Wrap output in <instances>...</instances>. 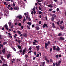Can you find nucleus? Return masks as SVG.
<instances>
[{
    "instance_id": "f257e3e1",
    "label": "nucleus",
    "mask_w": 66,
    "mask_h": 66,
    "mask_svg": "<svg viewBox=\"0 0 66 66\" xmlns=\"http://www.w3.org/2000/svg\"><path fill=\"white\" fill-rule=\"evenodd\" d=\"M53 50H56V51H59L60 50V49L59 46H57V48H56V46H54Z\"/></svg>"
},
{
    "instance_id": "f03ea898",
    "label": "nucleus",
    "mask_w": 66,
    "mask_h": 66,
    "mask_svg": "<svg viewBox=\"0 0 66 66\" xmlns=\"http://www.w3.org/2000/svg\"><path fill=\"white\" fill-rule=\"evenodd\" d=\"M61 61H59L58 63H57L56 62L55 64L56 66H60V65L61 64Z\"/></svg>"
},
{
    "instance_id": "7ed1b4c3",
    "label": "nucleus",
    "mask_w": 66,
    "mask_h": 66,
    "mask_svg": "<svg viewBox=\"0 0 66 66\" xmlns=\"http://www.w3.org/2000/svg\"><path fill=\"white\" fill-rule=\"evenodd\" d=\"M59 26L60 27V28L61 30H63V29H64V26H63L62 27V25L60 24L59 25Z\"/></svg>"
},
{
    "instance_id": "20e7f679",
    "label": "nucleus",
    "mask_w": 66,
    "mask_h": 66,
    "mask_svg": "<svg viewBox=\"0 0 66 66\" xmlns=\"http://www.w3.org/2000/svg\"><path fill=\"white\" fill-rule=\"evenodd\" d=\"M36 48H37V50L38 51V50H39V45H38V46H36Z\"/></svg>"
},
{
    "instance_id": "39448f33",
    "label": "nucleus",
    "mask_w": 66,
    "mask_h": 66,
    "mask_svg": "<svg viewBox=\"0 0 66 66\" xmlns=\"http://www.w3.org/2000/svg\"><path fill=\"white\" fill-rule=\"evenodd\" d=\"M4 27L6 28V29L7 30H8V28L7 25V24H6L4 26Z\"/></svg>"
},
{
    "instance_id": "423d86ee",
    "label": "nucleus",
    "mask_w": 66,
    "mask_h": 66,
    "mask_svg": "<svg viewBox=\"0 0 66 66\" xmlns=\"http://www.w3.org/2000/svg\"><path fill=\"white\" fill-rule=\"evenodd\" d=\"M17 18H19L20 19H21L22 18V16H21V15H20L19 16H17Z\"/></svg>"
},
{
    "instance_id": "0eeeda50",
    "label": "nucleus",
    "mask_w": 66,
    "mask_h": 66,
    "mask_svg": "<svg viewBox=\"0 0 66 66\" xmlns=\"http://www.w3.org/2000/svg\"><path fill=\"white\" fill-rule=\"evenodd\" d=\"M5 51H6V50H5V48H4L2 51V52L3 53V54H5Z\"/></svg>"
},
{
    "instance_id": "6e6552de",
    "label": "nucleus",
    "mask_w": 66,
    "mask_h": 66,
    "mask_svg": "<svg viewBox=\"0 0 66 66\" xmlns=\"http://www.w3.org/2000/svg\"><path fill=\"white\" fill-rule=\"evenodd\" d=\"M10 57H11V54H9L7 55V59H9Z\"/></svg>"
},
{
    "instance_id": "1a4fd4ad",
    "label": "nucleus",
    "mask_w": 66,
    "mask_h": 66,
    "mask_svg": "<svg viewBox=\"0 0 66 66\" xmlns=\"http://www.w3.org/2000/svg\"><path fill=\"white\" fill-rule=\"evenodd\" d=\"M54 17L53 16H52L51 18V20L52 21H54Z\"/></svg>"
},
{
    "instance_id": "9d476101",
    "label": "nucleus",
    "mask_w": 66,
    "mask_h": 66,
    "mask_svg": "<svg viewBox=\"0 0 66 66\" xmlns=\"http://www.w3.org/2000/svg\"><path fill=\"white\" fill-rule=\"evenodd\" d=\"M23 36H24L26 38L27 37V33H25L24 34H23Z\"/></svg>"
},
{
    "instance_id": "9b49d317",
    "label": "nucleus",
    "mask_w": 66,
    "mask_h": 66,
    "mask_svg": "<svg viewBox=\"0 0 66 66\" xmlns=\"http://www.w3.org/2000/svg\"><path fill=\"white\" fill-rule=\"evenodd\" d=\"M36 29L37 30H39L40 29L39 27L38 26H36L35 27Z\"/></svg>"
},
{
    "instance_id": "f8f14e48",
    "label": "nucleus",
    "mask_w": 66,
    "mask_h": 66,
    "mask_svg": "<svg viewBox=\"0 0 66 66\" xmlns=\"http://www.w3.org/2000/svg\"><path fill=\"white\" fill-rule=\"evenodd\" d=\"M24 57H25L26 59H27L28 57V54H26L25 55Z\"/></svg>"
},
{
    "instance_id": "ddd939ff",
    "label": "nucleus",
    "mask_w": 66,
    "mask_h": 66,
    "mask_svg": "<svg viewBox=\"0 0 66 66\" xmlns=\"http://www.w3.org/2000/svg\"><path fill=\"white\" fill-rule=\"evenodd\" d=\"M45 59V61L47 62H49V60H48V59H47L46 57H44Z\"/></svg>"
},
{
    "instance_id": "4468645a",
    "label": "nucleus",
    "mask_w": 66,
    "mask_h": 66,
    "mask_svg": "<svg viewBox=\"0 0 66 66\" xmlns=\"http://www.w3.org/2000/svg\"><path fill=\"white\" fill-rule=\"evenodd\" d=\"M60 40H64L65 39L62 37H60Z\"/></svg>"
},
{
    "instance_id": "2eb2a0df",
    "label": "nucleus",
    "mask_w": 66,
    "mask_h": 66,
    "mask_svg": "<svg viewBox=\"0 0 66 66\" xmlns=\"http://www.w3.org/2000/svg\"><path fill=\"white\" fill-rule=\"evenodd\" d=\"M17 32L18 33V34H19L20 35H21V32L19 31H17Z\"/></svg>"
},
{
    "instance_id": "dca6fc26",
    "label": "nucleus",
    "mask_w": 66,
    "mask_h": 66,
    "mask_svg": "<svg viewBox=\"0 0 66 66\" xmlns=\"http://www.w3.org/2000/svg\"><path fill=\"white\" fill-rule=\"evenodd\" d=\"M15 59H12L11 60V61L12 63H14V62L13 61H15Z\"/></svg>"
},
{
    "instance_id": "f3484780",
    "label": "nucleus",
    "mask_w": 66,
    "mask_h": 66,
    "mask_svg": "<svg viewBox=\"0 0 66 66\" xmlns=\"http://www.w3.org/2000/svg\"><path fill=\"white\" fill-rule=\"evenodd\" d=\"M1 59H2V61H5V60L3 58V56H1Z\"/></svg>"
},
{
    "instance_id": "a211bd4d",
    "label": "nucleus",
    "mask_w": 66,
    "mask_h": 66,
    "mask_svg": "<svg viewBox=\"0 0 66 66\" xmlns=\"http://www.w3.org/2000/svg\"><path fill=\"white\" fill-rule=\"evenodd\" d=\"M28 24H29V26H31V24H32V23H31V22H28L27 23Z\"/></svg>"
},
{
    "instance_id": "6ab92c4d",
    "label": "nucleus",
    "mask_w": 66,
    "mask_h": 66,
    "mask_svg": "<svg viewBox=\"0 0 66 66\" xmlns=\"http://www.w3.org/2000/svg\"><path fill=\"white\" fill-rule=\"evenodd\" d=\"M14 10L16 11V10H18V9L17 8V7H14Z\"/></svg>"
},
{
    "instance_id": "aec40b11",
    "label": "nucleus",
    "mask_w": 66,
    "mask_h": 66,
    "mask_svg": "<svg viewBox=\"0 0 66 66\" xmlns=\"http://www.w3.org/2000/svg\"><path fill=\"white\" fill-rule=\"evenodd\" d=\"M62 35V34L61 33H59V34L57 35L58 36H60Z\"/></svg>"
},
{
    "instance_id": "412c9836",
    "label": "nucleus",
    "mask_w": 66,
    "mask_h": 66,
    "mask_svg": "<svg viewBox=\"0 0 66 66\" xmlns=\"http://www.w3.org/2000/svg\"><path fill=\"white\" fill-rule=\"evenodd\" d=\"M44 25L45 26V27H46V28H48V26H47V24L44 23Z\"/></svg>"
},
{
    "instance_id": "4be33fe9",
    "label": "nucleus",
    "mask_w": 66,
    "mask_h": 66,
    "mask_svg": "<svg viewBox=\"0 0 66 66\" xmlns=\"http://www.w3.org/2000/svg\"><path fill=\"white\" fill-rule=\"evenodd\" d=\"M18 47L19 49H20L21 48V46H19V45H18Z\"/></svg>"
},
{
    "instance_id": "5701e85b",
    "label": "nucleus",
    "mask_w": 66,
    "mask_h": 66,
    "mask_svg": "<svg viewBox=\"0 0 66 66\" xmlns=\"http://www.w3.org/2000/svg\"><path fill=\"white\" fill-rule=\"evenodd\" d=\"M63 23V21L61 20L60 22V24H62Z\"/></svg>"
},
{
    "instance_id": "b1692460",
    "label": "nucleus",
    "mask_w": 66,
    "mask_h": 66,
    "mask_svg": "<svg viewBox=\"0 0 66 66\" xmlns=\"http://www.w3.org/2000/svg\"><path fill=\"white\" fill-rule=\"evenodd\" d=\"M27 18H28V19L29 21H30L31 20V19L30 18V16L28 17Z\"/></svg>"
},
{
    "instance_id": "393cba45",
    "label": "nucleus",
    "mask_w": 66,
    "mask_h": 66,
    "mask_svg": "<svg viewBox=\"0 0 66 66\" xmlns=\"http://www.w3.org/2000/svg\"><path fill=\"white\" fill-rule=\"evenodd\" d=\"M32 11H35V6L32 9Z\"/></svg>"
},
{
    "instance_id": "a878e982",
    "label": "nucleus",
    "mask_w": 66,
    "mask_h": 66,
    "mask_svg": "<svg viewBox=\"0 0 66 66\" xmlns=\"http://www.w3.org/2000/svg\"><path fill=\"white\" fill-rule=\"evenodd\" d=\"M45 65V62H43L42 66H44Z\"/></svg>"
},
{
    "instance_id": "bb28decb",
    "label": "nucleus",
    "mask_w": 66,
    "mask_h": 66,
    "mask_svg": "<svg viewBox=\"0 0 66 66\" xmlns=\"http://www.w3.org/2000/svg\"><path fill=\"white\" fill-rule=\"evenodd\" d=\"M8 23L9 26H11L12 25V24L11 23V22H9Z\"/></svg>"
},
{
    "instance_id": "cd10ccee",
    "label": "nucleus",
    "mask_w": 66,
    "mask_h": 66,
    "mask_svg": "<svg viewBox=\"0 0 66 66\" xmlns=\"http://www.w3.org/2000/svg\"><path fill=\"white\" fill-rule=\"evenodd\" d=\"M53 26L54 27V28H55V24H54V23H53L52 24Z\"/></svg>"
},
{
    "instance_id": "c85d7f7f",
    "label": "nucleus",
    "mask_w": 66,
    "mask_h": 66,
    "mask_svg": "<svg viewBox=\"0 0 66 66\" xmlns=\"http://www.w3.org/2000/svg\"><path fill=\"white\" fill-rule=\"evenodd\" d=\"M49 44H48L47 43H46L45 44V46H49Z\"/></svg>"
},
{
    "instance_id": "c756f323",
    "label": "nucleus",
    "mask_w": 66,
    "mask_h": 66,
    "mask_svg": "<svg viewBox=\"0 0 66 66\" xmlns=\"http://www.w3.org/2000/svg\"><path fill=\"white\" fill-rule=\"evenodd\" d=\"M60 21H59L57 22V24L58 25H60Z\"/></svg>"
},
{
    "instance_id": "7c9ffc66",
    "label": "nucleus",
    "mask_w": 66,
    "mask_h": 66,
    "mask_svg": "<svg viewBox=\"0 0 66 66\" xmlns=\"http://www.w3.org/2000/svg\"><path fill=\"white\" fill-rule=\"evenodd\" d=\"M3 65H4V66H8L7 64H5L4 63H3Z\"/></svg>"
},
{
    "instance_id": "2f4dec72",
    "label": "nucleus",
    "mask_w": 66,
    "mask_h": 66,
    "mask_svg": "<svg viewBox=\"0 0 66 66\" xmlns=\"http://www.w3.org/2000/svg\"><path fill=\"white\" fill-rule=\"evenodd\" d=\"M18 26L20 27H21V23H19L18 24Z\"/></svg>"
},
{
    "instance_id": "473e14b6",
    "label": "nucleus",
    "mask_w": 66,
    "mask_h": 66,
    "mask_svg": "<svg viewBox=\"0 0 66 66\" xmlns=\"http://www.w3.org/2000/svg\"><path fill=\"white\" fill-rule=\"evenodd\" d=\"M0 46L2 47V49H3V45H2L1 44H0Z\"/></svg>"
},
{
    "instance_id": "72a5a7b5",
    "label": "nucleus",
    "mask_w": 66,
    "mask_h": 66,
    "mask_svg": "<svg viewBox=\"0 0 66 66\" xmlns=\"http://www.w3.org/2000/svg\"><path fill=\"white\" fill-rule=\"evenodd\" d=\"M55 12H56L55 11H53L52 12V13H55Z\"/></svg>"
},
{
    "instance_id": "f704fd0d",
    "label": "nucleus",
    "mask_w": 66,
    "mask_h": 66,
    "mask_svg": "<svg viewBox=\"0 0 66 66\" xmlns=\"http://www.w3.org/2000/svg\"><path fill=\"white\" fill-rule=\"evenodd\" d=\"M50 62L51 63H53V60L52 59H50Z\"/></svg>"
},
{
    "instance_id": "c9c22d12",
    "label": "nucleus",
    "mask_w": 66,
    "mask_h": 66,
    "mask_svg": "<svg viewBox=\"0 0 66 66\" xmlns=\"http://www.w3.org/2000/svg\"><path fill=\"white\" fill-rule=\"evenodd\" d=\"M39 54H37L36 56V57H39Z\"/></svg>"
},
{
    "instance_id": "e433bc0d",
    "label": "nucleus",
    "mask_w": 66,
    "mask_h": 66,
    "mask_svg": "<svg viewBox=\"0 0 66 66\" xmlns=\"http://www.w3.org/2000/svg\"><path fill=\"white\" fill-rule=\"evenodd\" d=\"M45 49H47V50L48 49V47H47V46H46V45H45Z\"/></svg>"
},
{
    "instance_id": "4c0bfd02",
    "label": "nucleus",
    "mask_w": 66,
    "mask_h": 66,
    "mask_svg": "<svg viewBox=\"0 0 66 66\" xmlns=\"http://www.w3.org/2000/svg\"><path fill=\"white\" fill-rule=\"evenodd\" d=\"M7 44V42H5L3 43V44L4 45H5V44Z\"/></svg>"
},
{
    "instance_id": "58836bf2",
    "label": "nucleus",
    "mask_w": 66,
    "mask_h": 66,
    "mask_svg": "<svg viewBox=\"0 0 66 66\" xmlns=\"http://www.w3.org/2000/svg\"><path fill=\"white\" fill-rule=\"evenodd\" d=\"M56 58H58L59 57V56L57 55H56L55 56Z\"/></svg>"
},
{
    "instance_id": "ea45409f",
    "label": "nucleus",
    "mask_w": 66,
    "mask_h": 66,
    "mask_svg": "<svg viewBox=\"0 0 66 66\" xmlns=\"http://www.w3.org/2000/svg\"><path fill=\"white\" fill-rule=\"evenodd\" d=\"M12 49L14 51H16V49H15V48L13 47Z\"/></svg>"
},
{
    "instance_id": "a19ab883",
    "label": "nucleus",
    "mask_w": 66,
    "mask_h": 66,
    "mask_svg": "<svg viewBox=\"0 0 66 66\" xmlns=\"http://www.w3.org/2000/svg\"><path fill=\"white\" fill-rule=\"evenodd\" d=\"M12 5L14 7H15V4L14 3H13Z\"/></svg>"
},
{
    "instance_id": "79ce46f5",
    "label": "nucleus",
    "mask_w": 66,
    "mask_h": 66,
    "mask_svg": "<svg viewBox=\"0 0 66 66\" xmlns=\"http://www.w3.org/2000/svg\"><path fill=\"white\" fill-rule=\"evenodd\" d=\"M18 43H20V41L19 40V39H18Z\"/></svg>"
},
{
    "instance_id": "37998d69",
    "label": "nucleus",
    "mask_w": 66,
    "mask_h": 66,
    "mask_svg": "<svg viewBox=\"0 0 66 66\" xmlns=\"http://www.w3.org/2000/svg\"><path fill=\"white\" fill-rule=\"evenodd\" d=\"M48 7H53V6L51 5H48Z\"/></svg>"
},
{
    "instance_id": "c03bdc74",
    "label": "nucleus",
    "mask_w": 66,
    "mask_h": 66,
    "mask_svg": "<svg viewBox=\"0 0 66 66\" xmlns=\"http://www.w3.org/2000/svg\"><path fill=\"white\" fill-rule=\"evenodd\" d=\"M19 52L20 53H21V52H22V50H20Z\"/></svg>"
},
{
    "instance_id": "a18cd8bd",
    "label": "nucleus",
    "mask_w": 66,
    "mask_h": 66,
    "mask_svg": "<svg viewBox=\"0 0 66 66\" xmlns=\"http://www.w3.org/2000/svg\"><path fill=\"white\" fill-rule=\"evenodd\" d=\"M41 9L42 8L40 7H39V10H40V11H42V10Z\"/></svg>"
},
{
    "instance_id": "49530a36",
    "label": "nucleus",
    "mask_w": 66,
    "mask_h": 66,
    "mask_svg": "<svg viewBox=\"0 0 66 66\" xmlns=\"http://www.w3.org/2000/svg\"><path fill=\"white\" fill-rule=\"evenodd\" d=\"M47 44H48L49 45H50V42L49 41H48Z\"/></svg>"
},
{
    "instance_id": "de8ad7c7",
    "label": "nucleus",
    "mask_w": 66,
    "mask_h": 66,
    "mask_svg": "<svg viewBox=\"0 0 66 66\" xmlns=\"http://www.w3.org/2000/svg\"><path fill=\"white\" fill-rule=\"evenodd\" d=\"M52 51V48H51L50 49V52H51Z\"/></svg>"
},
{
    "instance_id": "09e8293b",
    "label": "nucleus",
    "mask_w": 66,
    "mask_h": 66,
    "mask_svg": "<svg viewBox=\"0 0 66 66\" xmlns=\"http://www.w3.org/2000/svg\"><path fill=\"white\" fill-rule=\"evenodd\" d=\"M13 7H11L10 8V10H11V11H13Z\"/></svg>"
},
{
    "instance_id": "8fccbe9b",
    "label": "nucleus",
    "mask_w": 66,
    "mask_h": 66,
    "mask_svg": "<svg viewBox=\"0 0 66 66\" xmlns=\"http://www.w3.org/2000/svg\"><path fill=\"white\" fill-rule=\"evenodd\" d=\"M37 3L38 4H39V5L40 6H41V5H42V4H41V3H39L38 2H37Z\"/></svg>"
},
{
    "instance_id": "3c124183",
    "label": "nucleus",
    "mask_w": 66,
    "mask_h": 66,
    "mask_svg": "<svg viewBox=\"0 0 66 66\" xmlns=\"http://www.w3.org/2000/svg\"><path fill=\"white\" fill-rule=\"evenodd\" d=\"M38 2H41V1H39V0H37Z\"/></svg>"
},
{
    "instance_id": "603ef678",
    "label": "nucleus",
    "mask_w": 66,
    "mask_h": 66,
    "mask_svg": "<svg viewBox=\"0 0 66 66\" xmlns=\"http://www.w3.org/2000/svg\"><path fill=\"white\" fill-rule=\"evenodd\" d=\"M34 42L36 43H38V41H37L36 40H34Z\"/></svg>"
},
{
    "instance_id": "864d4df0",
    "label": "nucleus",
    "mask_w": 66,
    "mask_h": 66,
    "mask_svg": "<svg viewBox=\"0 0 66 66\" xmlns=\"http://www.w3.org/2000/svg\"><path fill=\"white\" fill-rule=\"evenodd\" d=\"M49 11H52V9H50L49 10Z\"/></svg>"
},
{
    "instance_id": "5fc2aeb1",
    "label": "nucleus",
    "mask_w": 66,
    "mask_h": 66,
    "mask_svg": "<svg viewBox=\"0 0 66 66\" xmlns=\"http://www.w3.org/2000/svg\"><path fill=\"white\" fill-rule=\"evenodd\" d=\"M35 27V26L34 25H32V27L33 28L34 27Z\"/></svg>"
},
{
    "instance_id": "6e6d98bb",
    "label": "nucleus",
    "mask_w": 66,
    "mask_h": 66,
    "mask_svg": "<svg viewBox=\"0 0 66 66\" xmlns=\"http://www.w3.org/2000/svg\"><path fill=\"white\" fill-rule=\"evenodd\" d=\"M2 63V61L1 60H0V63L1 64Z\"/></svg>"
},
{
    "instance_id": "4d7b16f0",
    "label": "nucleus",
    "mask_w": 66,
    "mask_h": 66,
    "mask_svg": "<svg viewBox=\"0 0 66 66\" xmlns=\"http://www.w3.org/2000/svg\"><path fill=\"white\" fill-rule=\"evenodd\" d=\"M57 12H59V8H57L56 9Z\"/></svg>"
},
{
    "instance_id": "13d9d810",
    "label": "nucleus",
    "mask_w": 66,
    "mask_h": 66,
    "mask_svg": "<svg viewBox=\"0 0 66 66\" xmlns=\"http://www.w3.org/2000/svg\"><path fill=\"white\" fill-rule=\"evenodd\" d=\"M42 13V12L41 11H39V14H41Z\"/></svg>"
},
{
    "instance_id": "bf43d9fd",
    "label": "nucleus",
    "mask_w": 66,
    "mask_h": 66,
    "mask_svg": "<svg viewBox=\"0 0 66 66\" xmlns=\"http://www.w3.org/2000/svg\"><path fill=\"white\" fill-rule=\"evenodd\" d=\"M31 52H32V51L30 50V51H29L28 52V53L29 54V53H31Z\"/></svg>"
},
{
    "instance_id": "052dcab7",
    "label": "nucleus",
    "mask_w": 66,
    "mask_h": 66,
    "mask_svg": "<svg viewBox=\"0 0 66 66\" xmlns=\"http://www.w3.org/2000/svg\"><path fill=\"white\" fill-rule=\"evenodd\" d=\"M31 14H32V15H33V13H34V12H33V11H32V12H31Z\"/></svg>"
},
{
    "instance_id": "680f3d73",
    "label": "nucleus",
    "mask_w": 66,
    "mask_h": 66,
    "mask_svg": "<svg viewBox=\"0 0 66 66\" xmlns=\"http://www.w3.org/2000/svg\"><path fill=\"white\" fill-rule=\"evenodd\" d=\"M18 4H21V2H19Z\"/></svg>"
},
{
    "instance_id": "e2e57ef3",
    "label": "nucleus",
    "mask_w": 66,
    "mask_h": 66,
    "mask_svg": "<svg viewBox=\"0 0 66 66\" xmlns=\"http://www.w3.org/2000/svg\"><path fill=\"white\" fill-rule=\"evenodd\" d=\"M29 50H31V49H32V47H30L29 48Z\"/></svg>"
},
{
    "instance_id": "0e129e2a",
    "label": "nucleus",
    "mask_w": 66,
    "mask_h": 66,
    "mask_svg": "<svg viewBox=\"0 0 66 66\" xmlns=\"http://www.w3.org/2000/svg\"><path fill=\"white\" fill-rule=\"evenodd\" d=\"M39 17L40 18H42V15H40L39 16Z\"/></svg>"
},
{
    "instance_id": "69168bd1",
    "label": "nucleus",
    "mask_w": 66,
    "mask_h": 66,
    "mask_svg": "<svg viewBox=\"0 0 66 66\" xmlns=\"http://www.w3.org/2000/svg\"><path fill=\"white\" fill-rule=\"evenodd\" d=\"M45 19L46 20V21H47V16H45Z\"/></svg>"
},
{
    "instance_id": "338daca9",
    "label": "nucleus",
    "mask_w": 66,
    "mask_h": 66,
    "mask_svg": "<svg viewBox=\"0 0 66 66\" xmlns=\"http://www.w3.org/2000/svg\"><path fill=\"white\" fill-rule=\"evenodd\" d=\"M42 22V21H39V24H41V23Z\"/></svg>"
},
{
    "instance_id": "774afa93",
    "label": "nucleus",
    "mask_w": 66,
    "mask_h": 66,
    "mask_svg": "<svg viewBox=\"0 0 66 66\" xmlns=\"http://www.w3.org/2000/svg\"><path fill=\"white\" fill-rule=\"evenodd\" d=\"M21 27L22 29H23V26H22Z\"/></svg>"
}]
</instances>
